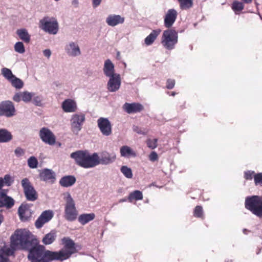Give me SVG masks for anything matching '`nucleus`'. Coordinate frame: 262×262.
Segmentation results:
<instances>
[{
    "label": "nucleus",
    "mask_w": 262,
    "mask_h": 262,
    "mask_svg": "<svg viewBox=\"0 0 262 262\" xmlns=\"http://www.w3.org/2000/svg\"><path fill=\"white\" fill-rule=\"evenodd\" d=\"M10 243L17 250H28L39 242L32 233L26 229H17L11 235Z\"/></svg>",
    "instance_id": "obj_1"
},
{
    "label": "nucleus",
    "mask_w": 262,
    "mask_h": 262,
    "mask_svg": "<svg viewBox=\"0 0 262 262\" xmlns=\"http://www.w3.org/2000/svg\"><path fill=\"white\" fill-rule=\"evenodd\" d=\"M245 208L253 214L262 217V196L252 195L247 196L245 202Z\"/></svg>",
    "instance_id": "obj_2"
},
{
    "label": "nucleus",
    "mask_w": 262,
    "mask_h": 262,
    "mask_svg": "<svg viewBox=\"0 0 262 262\" xmlns=\"http://www.w3.org/2000/svg\"><path fill=\"white\" fill-rule=\"evenodd\" d=\"M178 42V33L173 29L165 30L162 35L161 43L167 50H172Z\"/></svg>",
    "instance_id": "obj_3"
},
{
    "label": "nucleus",
    "mask_w": 262,
    "mask_h": 262,
    "mask_svg": "<svg viewBox=\"0 0 262 262\" xmlns=\"http://www.w3.org/2000/svg\"><path fill=\"white\" fill-rule=\"evenodd\" d=\"M64 200L66 201L64 217L69 221H73L76 219L78 215L75 202L70 193L64 198Z\"/></svg>",
    "instance_id": "obj_4"
},
{
    "label": "nucleus",
    "mask_w": 262,
    "mask_h": 262,
    "mask_svg": "<svg viewBox=\"0 0 262 262\" xmlns=\"http://www.w3.org/2000/svg\"><path fill=\"white\" fill-rule=\"evenodd\" d=\"M28 258L31 262H46L44 260L45 247L43 246L35 245L28 250Z\"/></svg>",
    "instance_id": "obj_5"
},
{
    "label": "nucleus",
    "mask_w": 262,
    "mask_h": 262,
    "mask_svg": "<svg viewBox=\"0 0 262 262\" xmlns=\"http://www.w3.org/2000/svg\"><path fill=\"white\" fill-rule=\"evenodd\" d=\"M40 27L45 32L51 34H56L58 31V24L54 18L44 17L39 21Z\"/></svg>",
    "instance_id": "obj_6"
},
{
    "label": "nucleus",
    "mask_w": 262,
    "mask_h": 262,
    "mask_svg": "<svg viewBox=\"0 0 262 262\" xmlns=\"http://www.w3.org/2000/svg\"><path fill=\"white\" fill-rule=\"evenodd\" d=\"M24 192L26 199L29 201H35L38 198V194L28 178H24L21 181Z\"/></svg>",
    "instance_id": "obj_7"
},
{
    "label": "nucleus",
    "mask_w": 262,
    "mask_h": 262,
    "mask_svg": "<svg viewBox=\"0 0 262 262\" xmlns=\"http://www.w3.org/2000/svg\"><path fill=\"white\" fill-rule=\"evenodd\" d=\"M64 245L63 248L60 251L64 256V259L69 258L73 254L77 252L75 247V243L69 237H64L62 239Z\"/></svg>",
    "instance_id": "obj_8"
},
{
    "label": "nucleus",
    "mask_w": 262,
    "mask_h": 262,
    "mask_svg": "<svg viewBox=\"0 0 262 262\" xmlns=\"http://www.w3.org/2000/svg\"><path fill=\"white\" fill-rule=\"evenodd\" d=\"M15 108L11 101H3L0 103V116L11 117L15 115Z\"/></svg>",
    "instance_id": "obj_9"
},
{
    "label": "nucleus",
    "mask_w": 262,
    "mask_h": 262,
    "mask_svg": "<svg viewBox=\"0 0 262 262\" xmlns=\"http://www.w3.org/2000/svg\"><path fill=\"white\" fill-rule=\"evenodd\" d=\"M41 140L46 144L53 145L56 142V137L53 133L47 127H42L39 133Z\"/></svg>",
    "instance_id": "obj_10"
},
{
    "label": "nucleus",
    "mask_w": 262,
    "mask_h": 262,
    "mask_svg": "<svg viewBox=\"0 0 262 262\" xmlns=\"http://www.w3.org/2000/svg\"><path fill=\"white\" fill-rule=\"evenodd\" d=\"M97 125L103 135L108 136L112 134V124L107 118H99L97 120Z\"/></svg>",
    "instance_id": "obj_11"
},
{
    "label": "nucleus",
    "mask_w": 262,
    "mask_h": 262,
    "mask_svg": "<svg viewBox=\"0 0 262 262\" xmlns=\"http://www.w3.org/2000/svg\"><path fill=\"white\" fill-rule=\"evenodd\" d=\"M84 121L85 115L84 114H74L71 120L72 131L76 133L79 132L82 128V125Z\"/></svg>",
    "instance_id": "obj_12"
},
{
    "label": "nucleus",
    "mask_w": 262,
    "mask_h": 262,
    "mask_svg": "<svg viewBox=\"0 0 262 262\" xmlns=\"http://www.w3.org/2000/svg\"><path fill=\"white\" fill-rule=\"evenodd\" d=\"M54 213L52 210H46L43 211L35 222L36 228H41L45 224L49 222L53 217Z\"/></svg>",
    "instance_id": "obj_13"
},
{
    "label": "nucleus",
    "mask_w": 262,
    "mask_h": 262,
    "mask_svg": "<svg viewBox=\"0 0 262 262\" xmlns=\"http://www.w3.org/2000/svg\"><path fill=\"white\" fill-rule=\"evenodd\" d=\"M18 213L20 220L23 222L28 221L32 216L30 206L27 204H22L18 208Z\"/></svg>",
    "instance_id": "obj_14"
},
{
    "label": "nucleus",
    "mask_w": 262,
    "mask_h": 262,
    "mask_svg": "<svg viewBox=\"0 0 262 262\" xmlns=\"http://www.w3.org/2000/svg\"><path fill=\"white\" fill-rule=\"evenodd\" d=\"M178 16L177 11L174 9L168 10L164 18V26L170 28L176 21Z\"/></svg>",
    "instance_id": "obj_15"
},
{
    "label": "nucleus",
    "mask_w": 262,
    "mask_h": 262,
    "mask_svg": "<svg viewBox=\"0 0 262 262\" xmlns=\"http://www.w3.org/2000/svg\"><path fill=\"white\" fill-rule=\"evenodd\" d=\"M107 89L110 92H114L118 90L121 85V77L119 74L109 77Z\"/></svg>",
    "instance_id": "obj_16"
},
{
    "label": "nucleus",
    "mask_w": 262,
    "mask_h": 262,
    "mask_svg": "<svg viewBox=\"0 0 262 262\" xmlns=\"http://www.w3.org/2000/svg\"><path fill=\"white\" fill-rule=\"evenodd\" d=\"M82 167L89 168L94 167L99 164V156L97 153L90 155L89 153L85 159V162L81 163Z\"/></svg>",
    "instance_id": "obj_17"
},
{
    "label": "nucleus",
    "mask_w": 262,
    "mask_h": 262,
    "mask_svg": "<svg viewBox=\"0 0 262 262\" xmlns=\"http://www.w3.org/2000/svg\"><path fill=\"white\" fill-rule=\"evenodd\" d=\"M40 180L45 182H54L55 180V173L51 169L45 168L39 173Z\"/></svg>",
    "instance_id": "obj_18"
},
{
    "label": "nucleus",
    "mask_w": 262,
    "mask_h": 262,
    "mask_svg": "<svg viewBox=\"0 0 262 262\" xmlns=\"http://www.w3.org/2000/svg\"><path fill=\"white\" fill-rule=\"evenodd\" d=\"M116 158L114 152L109 153L106 151H102L99 157V164L107 165L113 162Z\"/></svg>",
    "instance_id": "obj_19"
},
{
    "label": "nucleus",
    "mask_w": 262,
    "mask_h": 262,
    "mask_svg": "<svg viewBox=\"0 0 262 262\" xmlns=\"http://www.w3.org/2000/svg\"><path fill=\"white\" fill-rule=\"evenodd\" d=\"M123 109L128 114L140 112L144 109L143 106L139 103H125L123 105Z\"/></svg>",
    "instance_id": "obj_20"
},
{
    "label": "nucleus",
    "mask_w": 262,
    "mask_h": 262,
    "mask_svg": "<svg viewBox=\"0 0 262 262\" xmlns=\"http://www.w3.org/2000/svg\"><path fill=\"white\" fill-rule=\"evenodd\" d=\"M43 259L46 262H49L53 260H63L65 259L60 250L59 252H52L49 250L45 251Z\"/></svg>",
    "instance_id": "obj_21"
},
{
    "label": "nucleus",
    "mask_w": 262,
    "mask_h": 262,
    "mask_svg": "<svg viewBox=\"0 0 262 262\" xmlns=\"http://www.w3.org/2000/svg\"><path fill=\"white\" fill-rule=\"evenodd\" d=\"M88 154L89 152L86 151L78 150L76 152H72L71 154V157L75 160L77 165L82 167L81 163L85 162Z\"/></svg>",
    "instance_id": "obj_22"
},
{
    "label": "nucleus",
    "mask_w": 262,
    "mask_h": 262,
    "mask_svg": "<svg viewBox=\"0 0 262 262\" xmlns=\"http://www.w3.org/2000/svg\"><path fill=\"white\" fill-rule=\"evenodd\" d=\"M14 204V200L6 195L4 190L0 192V207L12 208Z\"/></svg>",
    "instance_id": "obj_23"
},
{
    "label": "nucleus",
    "mask_w": 262,
    "mask_h": 262,
    "mask_svg": "<svg viewBox=\"0 0 262 262\" xmlns=\"http://www.w3.org/2000/svg\"><path fill=\"white\" fill-rule=\"evenodd\" d=\"M125 18L120 15L111 14L106 19L107 24L111 27L122 24L124 22Z\"/></svg>",
    "instance_id": "obj_24"
},
{
    "label": "nucleus",
    "mask_w": 262,
    "mask_h": 262,
    "mask_svg": "<svg viewBox=\"0 0 262 262\" xmlns=\"http://www.w3.org/2000/svg\"><path fill=\"white\" fill-rule=\"evenodd\" d=\"M62 108L65 112H74L77 110V105L74 100L68 99L62 102Z\"/></svg>",
    "instance_id": "obj_25"
},
{
    "label": "nucleus",
    "mask_w": 262,
    "mask_h": 262,
    "mask_svg": "<svg viewBox=\"0 0 262 262\" xmlns=\"http://www.w3.org/2000/svg\"><path fill=\"white\" fill-rule=\"evenodd\" d=\"M66 50L68 54L71 56H77L81 54L80 48L74 42H71L66 47Z\"/></svg>",
    "instance_id": "obj_26"
},
{
    "label": "nucleus",
    "mask_w": 262,
    "mask_h": 262,
    "mask_svg": "<svg viewBox=\"0 0 262 262\" xmlns=\"http://www.w3.org/2000/svg\"><path fill=\"white\" fill-rule=\"evenodd\" d=\"M76 178L73 176H66L62 177L60 181V185L64 187H68L72 186L76 182Z\"/></svg>",
    "instance_id": "obj_27"
},
{
    "label": "nucleus",
    "mask_w": 262,
    "mask_h": 262,
    "mask_svg": "<svg viewBox=\"0 0 262 262\" xmlns=\"http://www.w3.org/2000/svg\"><path fill=\"white\" fill-rule=\"evenodd\" d=\"M114 66L110 59H107L105 62L103 68L104 74L107 77H110L115 75L114 73Z\"/></svg>",
    "instance_id": "obj_28"
},
{
    "label": "nucleus",
    "mask_w": 262,
    "mask_h": 262,
    "mask_svg": "<svg viewBox=\"0 0 262 262\" xmlns=\"http://www.w3.org/2000/svg\"><path fill=\"white\" fill-rule=\"evenodd\" d=\"M161 30L159 29L154 30L152 32L145 38L144 42L146 46L152 45L156 39L158 35L160 34Z\"/></svg>",
    "instance_id": "obj_29"
},
{
    "label": "nucleus",
    "mask_w": 262,
    "mask_h": 262,
    "mask_svg": "<svg viewBox=\"0 0 262 262\" xmlns=\"http://www.w3.org/2000/svg\"><path fill=\"white\" fill-rule=\"evenodd\" d=\"M17 250L10 243V247H4L0 250V256L2 255L4 257H9V256L13 255L15 252Z\"/></svg>",
    "instance_id": "obj_30"
},
{
    "label": "nucleus",
    "mask_w": 262,
    "mask_h": 262,
    "mask_svg": "<svg viewBox=\"0 0 262 262\" xmlns=\"http://www.w3.org/2000/svg\"><path fill=\"white\" fill-rule=\"evenodd\" d=\"M95 217V214L94 213H84L79 215L78 221L81 225H84L93 220Z\"/></svg>",
    "instance_id": "obj_31"
},
{
    "label": "nucleus",
    "mask_w": 262,
    "mask_h": 262,
    "mask_svg": "<svg viewBox=\"0 0 262 262\" xmlns=\"http://www.w3.org/2000/svg\"><path fill=\"white\" fill-rule=\"evenodd\" d=\"M16 33L19 38L26 43H29L30 41V35L29 34L27 30L25 29H18Z\"/></svg>",
    "instance_id": "obj_32"
},
{
    "label": "nucleus",
    "mask_w": 262,
    "mask_h": 262,
    "mask_svg": "<svg viewBox=\"0 0 262 262\" xmlns=\"http://www.w3.org/2000/svg\"><path fill=\"white\" fill-rule=\"evenodd\" d=\"M56 237V232L54 231H51L50 233L45 235L42 242L45 245H50L55 241Z\"/></svg>",
    "instance_id": "obj_33"
},
{
    "label": "nucleus",
    "mask_w": 262,
    "mask_h": 262,
    "mask_svg": "<svg viewBox=\"0 0 262 262\" xmlns=\"http://www.w3.org/2000/svg\"><path fill=\"white\" fill-rule=\"evenodd\" d=\"M120 154L122 157L136 156V153L128 146H123L121 147Z\"/></svg>",
    "instance_id": "obj_34"
},
{
    "label": "nucleus",
    "mask_w": 262,
    "mask_h": 262,
    "mask_svg": "<svg viewBox=\"0 0 262 262\" xmlns=\"http://www.w3.org/2000/svg\"><path fill=\"white\" fill-rule=\"evenodd\" d=\"M12 136L10 132L6 129H0V142H7L10 141Z\"/></svg>",
    "instance_id": "obj_35"
},
{
    "label": "nucleus",
    "mask_w": 262,
    "mask_h": 262,
    "mask_svg": "<svg viewBox=\"0 0 262 262\" xmlns=\"http://www.w3.org/2000/svg\"><path fill=\"white\" fill-rule=\"evenodd\" d=\"M180 7L182 10H187L192 8L193 5V0H178Z\"/></svg>",
    "instance_id": "obj_36"
},
{
    "label": "nucleus",
    "mask_w": 262,
    "mask_h": 262,
    "mask_svg": "<svg viewBox=\"0 0 262 262\" xmlns=\"http://www.w3.org/2000/svg\"><path fill=\"white\" fill-rule=\"evenodd\" d=\"M128 200L132 202L133 200H141L143 199V194L141 191L135 190L131 192L128 198Z\"/></svg>",
    "instance_id": "obj_37"
},
{
    "label": "nucleus",
    "mask_w": 262,
    "mask_h": 262,
    "mask_svg": "<svg viewBox=\"0 0 262 262\" xmlns=\"http://www.w3.org/2000/svg\"><path fill=\"white\" fill-rule=\"evenodd\" d=\"M231 8L235 14H237L244 9V5L242 3L235 1L233 2Z\"/></svg>",
    "instance_id": "obj_38"
},
{
    "label": "nucleus",
    "mask_w": 262,
    "mask_h": 262,
    "mask_svg": "<svg viewBox=\"0 0 262 262\" xmlns=\"http://www.w3.org/2000/svg\"><path fill=\"white\" fill-rule=\"evenodd\" d=\"M10 82L12 86L17 89H20L24 86L23 81L21 79L15 77V76L10 81Z\"/></svg>",
    "instance_id": "obj_39"
},
{
    "label": "nucleus",
    "mask_w": 262,
    "mask_h": 262,
    "mask_svg": "<svg viewBox=\"0 0 262 262\" xmlns=\"http://www.w3.org/2000/svg\"><path fill=\"white\" fill-rule=\"evenodd\" d=\"M2 74L9 81H10L15 76V75L13 74L12 71L7 68H4L2 69Z\"/></svg>",
    "instance_id": "obj_40"
},
{
    "label": "nucleus",
    "mask_w": 262,
    "mask_h": 262,
    "mask_svg": "<svg viewBox=\"0 0 262 262\" xmlns=\"http://www.w3.org/2000/svg\"><path fill=\"white\" fill-rule=\"evenodd\" d=\"M193 215L197 217L203 219L204 218L203 208L201 206H196L193 210Z\"/></svg>",
    "instance_id": "obj_41"
},
{
    "label": "nucleus",
    "mask_w": 262,
    "mask_h": 262,
    "mask_svg": "<svg viewBox=\"0 0 262 262\" xmlns=\"http://www.w3.org/2000/svg\"><path fill=\"white\" fill-rule=\"evenodd\" d=\"M120 170L121 172L127 178L130 179L133 177L132 171L130 168H128L126 166H122Z\"/></svg>",
    "instance_id": "obj_42"
},
{
    "label": "nucleus",
    "mask_w": 262,
    "mask_h": 262,
    "mask_svg": "<svg viewBox=\"0 0 262 262\" xmlns=\"http://www.w3.org/2000/svg\"><path fill=\"white\" fill-rule=\"evenodd\" d=\"M38 163L37 159L34 156L30 157L28 160V165L31 168H36L37 167Z\"/></svg>",
    "instance_id": "obj_43"
},
{
    "label": "nucleus",
    "mask_w": 262,
    "mask_h": 262,
    "mask_svg": "<svg viewBox=\"0 0 262 262\" xmlns=\"http://www.w3.org/2000/svg\"><path fill=\"white\" fill-rule=\"evenodd\" d=\"M33 96L34 94L33 93L27 91L22 92V100L26 103L29 102Z\"/></svg>",
    "instance_id": "obj_44"
},
{
    "label": "nucleus",
    "mask_w": 262,
    "mask_h": 262,
    "mask_svg": "<svg viewBox=\"0 0 262 262\" xmlns=\"http://www.w3.org/2000/svg\"><path fill=\"white\" fill-rule=\"evenodd\" d=\"M14 50L16 52L23 54L25 52L24 45L22 42H17L14 45Z\"/></svg>",
    "instance_id": "obj_45"
},
{
    "label": "nucleus",
    "mask_w": 262,
    "mask_h": 262,
    "mask_svg": "<svg viewBox=\"0 0 262 262\" xmlns=\"http://www.w3.org/2000/svg\"><path fill=\"white\" fill-rule=\"evenodd\" d=\"M158 139H148L146 141V144L148 147L151 149H154L156 148L158 146Z\"/></svg>",
    "instance_id": "obj_46"
},
{
    "label": "nucleus",
    "mask_w": 262,
    "mask_h": 262,
    "mask_svg": "<svg viewBox=\"0 0 262 262\" xmlns=\"http://www.w3.org/2000/svg\"><path fill=\"white\" fill-rule=\"evenodd\" d=\"M256 174L254 171H246L244 172V178L246 180H251L253 178L254 179V176Z\"/></svg>",
    "instance_id": "obj_47"
},
{
    "label": "nucleus",
    "mask_w": 262,
    "mask_h": 262,
    "mask_svg": "<svg viewBox=\"0 0 262 262\" xmlns=\"http://www.w3.org/2000/svg\"><path fill=\"white\" fill-rule=\"evenodd\" d=\"M255 185L262 186V172L258 173L254 176Z\"/></svg>",
    "instance_id": "obj_48"
},
{
    "label": "nucleus",
    "mask_w": 262,
    "mask_h": 262,
    "mask_svg": "<svg viewBox=\"0 0 262 262\" xmlns=\"http://www.w3.org/2000/svg\"><path fill=\"white\" fill-rule=\"evenodd\" d=\"M133 130L138 134L145 135L148 133V130L144 129L142 130L140 127L138 126H134Z\"/></svg>",
    "instance_id": "obj_49"
},
{
    "label": "nucleus",
    "mask_w": 262,
    "mask_h": 262,
    "mask_svg": "<svg viewBox=\"0 0 262 262\" xmlns=\"http://www.w3.org/2000/svg\"><path fill=\"white\" fill-rule=\"evenodd\" d=\"M3 179L5 184L8 186H10L13 182V180L9 174H6Z\"/></svg>",
    "instance_id": "obj_50"
},
{
    "label": "nucleus",
    "mask_w": 262,
    "mask_h": 262,
    "mask_svg": "<svg viewBox=\"0 0 262 262\" xmlns=\"http://www.w3.org/2000/svg\"><path fill=\"white\" fill-rule=\"evenodd\" d=\"M175 85V80L172 79H168L166 81V87L167 89H172Z\"/></svg>",
    "instance_id": "obj_51"
},
{
    "label": "nucleus",
    "mask_w": 262,
    "mask_h": 262,
    "mask_svg": "<svg viewBox=\"0 0 262 262\" xmlns=\"http://www.w3.org/2000/svg\"><path fill=\"white\" fill-rule=\"evenodd\" d=\"M14 152L17 157H19L24 155L25 150L21 147H18L15 149Z\"/></svg>",
    "instance_id": "obj_52"
},
{
    "label": "nucleus",
    "mask_w": 262,
    "mask_h": 262,
    "mask_svg": "<svg viewBox=\"0 0 262 262\" xmlns=\"http://www.w3.org/2000/svg\"><path fill=\"white\" fill-rule=\"evenodd\" d=\"M149 159L152 162H155L158 159V156L156 152L152 151L149 155Z\"/></svg>",
    "instance_id": "obj_53"
},
{
    "label": "nucleus",
    "mask_w": 262,
    "mask_h": 262,
    "mask_svg": "<svg viewBox=\"0 0 262 262\" xmlns=\"http://www.w3.org/2000/svg\"><path fill=\"white\" fill-rule=\"evenodd\" d=\"M13 100L17 102H19L22 100V92L16 93L13 97Z\"/></svg>",
    "instance_id": "obj_54"
},
{
    "label": "nucleus",
    "mask_w": 262,
    "mask_h": 262,
    "mask_svg": "<svg viewBox=\"0 0 262 262\" xmlns=\"http://www.w3.org/2000/svg\"><path fill=\"white\" fill-rule=\"evenodd\" d=\"M33 103L36 106H41V98L39 96L34 97L33 99Z\"/></svg>",
    "instance_id": "obj_55"
},
{
    "label": "nucleus",
    "mask_w": 262,
    "mask_h": 262,
    "mask_svg": "<svg viewBox=\"0 0 262 262\" xmlns=\"http://www.w3.org/2000/svg\"><path fill=\"white\" fill-rule=\"evenodd\" d=\"M102 0H92V5L94 8L99 6Z\"/></svg>",
    "instance_id": "obj_56"
},
{
    "label": "nucleus",
    "mask_w": 262,
    "mask_h": 262,
    "mask_svg": "<svg viewBox=\"0 0 262 262\" xmlns=\"http://www.w3.org/2000/svg\"><path fill=\"white\" fill-rule=\"evenodd\" d=\"M43 55L46 57L49 58L51 55V52L49 49H46L43 51Z\"/></svg>",
    "instance_id": "obj_57"
},
{
    "label": "nucleus",
    "mask_w": 262,
    "mask_h": 262,
    "mask_svg": "<svg viewBox=\"0 0 262 262\" xmlns=\"http://www.w3.org/2000/svg\"><path fill=\"white\" fill-rule=\"evenodd\" d=\"M0 262H11L9 257H4L2 255L0 256Z\"/></svg>",
    "instance_id": "obj_58"
},
{
    "label": "nucleus",
    "mask_w": 262,
    "mask_h": 262,
    "mask_svg": "<svg viewBox=\"0 0 262 262\" xmlns=\"http://www.w3.org/2000/svg\"><path fill=\"white\" fill-rule=\"evenodd\" d=\"M5 183L3 178H0V190L2 189V187L4 185Z\"/></svg>",
    "instance_id": "obj_59"
},
{
    "label": "nucleus",
    "mask_w": 262,
    "mask_h": 262,
    "mask_svg": "<svg viewBox=\"0 0 262 262\" xmlns=\"http://www.w3.org/2000/svg\"><path fill=\"white\" fill-rule=\"evenodd\" d=\"M242 1L246 4H250L252 2V0H242Z\"/></svg>",
    "instance_id": "obj_60"
},
{
    "label": "nucleus",
    "mask_w": 262,
    "mask_h": 262,
    "mask_svg": "<svg viewBox=\"0 0 262 262\" xmlns=\"http://www.w3.org/2000/svg\"><path fill=\"white\" fill-rule=\"evenodd\" d=\"M175 95H176V93H175V92H171V94H170V95H171V96H175Z\"/></svg>",
    "instance_id": "obj_61"
},
{
    "label": "nucleus",
    "mask_w": 262,
    "mask_h": 262,
    "mask_svg": "<svg viewBox=\"0 0 262 262\" xmlns=\"http://www.w3.org/2000/svg\"><path fill=\"white\" fill-rule=\"evenodd\" d=\"M73 3H74L77 4V3H78V2H77V0H74V1H73Z\"/></svg>",
    "instance_id": "obj_62"
},
{
    "label": "nucleus",
    "mask_w": 262,
    "mask_h": 262,
    "mask_svg": "<svg viewBox=\"0 0 262 262\" xmlns=\"http://www.w3.org/2000/svg\"><path fill=\"white\" fill-rule=\"evenodd\" d=\"M247 231V230L246 229H244V230H243V232H244L245 234H246V232Z\"/></svg>",
    "instance_id": "obj_63"
},
{
    "label": "nucleus",
    "mask_w": 262,
    "mask_h": 262,
    "mask_svg": "<svg viewBox=\"0 0 262 262\" xmlns=\"http://www.w3.org/2000/svg\"><path fill=\"white\" fill-rule=\"evenodd\" d=\"M54 1L57 2V1H59V0H54Z\"/></svg>",
    "instance_id": "obj_64"
}]
</instances>
